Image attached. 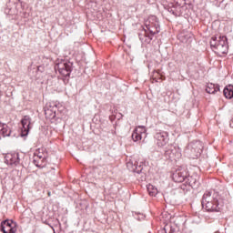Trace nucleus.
Masks as SVG:
<instances>
[{
  "instance_id": "1",
  "label": "nucleus",
  "mask_w": 233,
  "mask_h": 233,
  "mask_svg": "<svg viewBox=\"0 0 233 233\" xmlns=\"http://www.w3.org/2000/svg\"><path fill=\"white\" fill-rule=\"evenodd\" d=\"M202 207L208 212H219L223 207V200L219 198L218 193L207 191L202 198Z\"/></svg>"
},
{
  "instance_id": "2",
  "label": "nucleus",
  "mask_w": 233,
  "mask_h": 233,
  "mask_svg": "<svg viewBox=\"0 0 233 233\" xmlns=\"http://www.w3.org/2000/svg\"><path fill=\"white\" fill-rule=\"evenodd\" d=\"M210 46L216 54H218V56H221V54H227V52H228V42L227 40V36H213L210 41Z\"/></svg>"
},
{
  "instance_id": "3",
  "label": "nucleus",
  "mask_w": 233,
  "mask_h": 233,
  "mask_svg": "<svg viewBox=\"0 0 233 233\" xmlns=\"http://www.w3.org/2000/svg\"><path fill=\"white\" fill-rule=\"evenodd\" d=\"M55 70H58L59 74L64 76V77H68L72 72V63L66 61L57 63L55 66Z\"/></svg>"
},
{
  "instance_id": "4",
  "label": "nucleus",
  "mask_w": 233,
  "mask_h": 233,
  "mask_svg": "<svg viewBox=\"0 0 233 233\" xmlns=\"http://www.w3.org/2000/svg\"><path fill=\"white\" fill-rule=\"evenodd\" d=\"M1 230L4 233H15L17 232V223L14 220H4L1 223Z\"/></svg>"
},
{
  "instance_id": "5",
  "label": "nucleus",
  "mask_w": 233,
  "mask_h": 233,
  "mask_svg": "<svg viewBox=\"0 0 233 233\" xmlns=\"http://www.w3.org/2000/svg\"><path fill=\"white\" fill-rule=\"evenodd\" d=\"M147 127L145 126H138L135 128V130L132 133V139L135 141V143H137V141H141L144 137H147Z\"/></svg>"
},
{
  "instance_id": "6",
  "label": "nucleus",
  "mask_w": 233,
  "mask_h": 233,
  "mask_svg": "<svg viewBox=\"0 0 233 233\" xmlns=\"http://www.w3.org/2000/svg\"><path fill=\"white\" fill-rule=\"evenodd\" d=\"M157 147H163L168 143V133L162 131L155 135Z\"/></svg>"
},
{
  "instance_id": "7",
  "label": "nucleus",
  "mask_w": 233,
  "mask_h": 233,
  "mask_svg": "<svg viewBox=\"0 0 233 233\" xmlns=\"http://www.w3.org/2000/svg\"><path fill=\"white\" fill-rule=\"evenodd\" d=\"M166 156H168L169 159L177 161L181 157V148L179 147H174L171 149L166 151Z\"/></svg>"
},
{
  "instance_id": "8",
  "label": "nucleus",
  "mask_w": 233,
  "mask_h": 233,
  "mask_svg": "<svg viewBox=\"0 0 233 233\" xmlns=\"http://www.w3.org/2000/svg\"><path fill=\"white\" fill-rule=\"evenodd\" d=\"M46 159V153H45V149L38 148L34 153V164L35 167H39V160L41 162L45 161Z\"/></svg>"
},
{
  "instance_id": "9",
  "label": "nucleus",
  "mask_w": 233,
  "mask_h": 233,
  "mask_svg": "<svg viewBox=\"0 0 233 233\" xmlns=\"http://www.w3.org/2000/svg\"><path fill=\"white\" fill-rule=\"evenodd\" d=\"M22 123V133L24 136H27L28 132H30V125L32 123V119L30 116H25L24 118L21 120Z\"/></svg>"
},
{
  "instance_id": "10",
  "label": "nucleus",
  "mask_w": 233,
  "mask_h": 233,
  "mask_svg": "<svg viewBox=\"0 0 233 233\" xmlns=\"http://www.w3.org/2000/svg\"><path fill=\"white\" fill-rule=\"evenodd\" d=\"M186 178L187 171L185 170L181 171L180 169H178L173 174V179L176 183H183Z\"/></svg>"
},
{
  "instance_id": "11",
  "label": "nucleus",
  "mask_w": 233,
  "mask_h": 233,
  "mask_svg": "<svg viewBox=\"0 0 233 233\" xmlns=\"http://www.w3.org/2000/svg\"><path fill=\"white\" fill-rule=\"evenodd\" d=\"M148 30L151 35L145 36L146 39L144 41L146 43H150L152 41V35H155V34H159L161 28L159 27L158 25H149Z\"/></svg>"
},
{
  "instance_id": "12",
  "label": "nucleus",
  "mask_w": 233,
  "mask_h": 233,
  "mask_svg": "<svg viewBox=\"0 0 233 233\" xmlns=\"http://www.w3.org/2000/svg\"><path fill=\"white\" fill-rule=\"evenodd\" d=\"M0 136L3 137H10L12 136V130L6 124H3L0 122Z\"/></svg>"
},
{
  "instance_id": "13",
  "label": "nucleus",
  "mask_w": 233,
  "mask_h": 233,
  "mask_svg": "<svg viewBox=\"0 0 233 233\" xmlns=\"http://www.w3.org/2000/svg\"><path fill=\"white\" fill-rule=\"evenodd\" d=\"M206 92L208 94H216V92H219V86L216 84H208Z\"/></svg>"
},
{
  "instance_id": "14",
  "label": "nucleus",
  "mask_w": 233,
  "mask_h": 233,
  "mask_svg": "<svg viewBox=\"0 0 233 233\" xmlns=\"http://www.w3.org/2000/svg\"><path fill=\"white\" fill-rule=\"evenodd\" d=\"M224 96L227 99H232L233 97V86L229 85L224 88Z\"/></svg>"
},
{
  "instance_id": "15",
  "label": "nucleus",
  "mask_w": 233,
  "mask_h": 233,
  "mask_svg": "<svg viewBox=\"0 0 233 233\" xmlns=\"http://www.w3.org/2000/svg\"><path fill=\"white\" fill-rule=\"evenodd\" d=\"M147 192L149 194V196L155 197L157 196V187H156L154 185L149 184L147 186Z\"/></svg>"
},
{
  "instance_id": "16",
  "label": "nucleus",
  "mask_w": 233,
  "mask_h": 233,
  "mask_svg": "<svg viewBox=\"0 0 233 233\" xmlns=\"http://www.w3.org/2000/svg\"><path fill=\"white\" fill-rule=\"evenodd\" d=\"M187 181L192 188H198V187H199V181H198V178L194 177H188Z\"/></svg>"
},
{
  "instance_id": "17",
  "label": "nucleus",
  "mask_w": 233,
  "mask_h": 233,
  "mask_svg": "<svg viewBox=\"0 0 233 233\" xmlns=\"http://www.w3.org/2000/svg\"><path fill=\"white\" fill-rule=\"evenodd\" d=\"M179 37L181 38L182 43H188L190 41V37H192V34L190 33H182L179 35Z\"/></svg>"
},
{
  "instance_id": "18",
  "label": "nucleus",
  "mask_w": 233,
  "mask_h": 233,
  "mask_svg": "<svg viewBox=\"0 0 233 233\" xmlns=\"http://www.w3.org/2000/svg\"><path fill=\"white\" fill-rule=\"evenodd\" d=\"M127 167L128 170H131L132 172H134V170H136V168H137V165L134 164V162H132V161L127 162Z\"/></svg>"
},
{
  "instance_id": "19",
  "label": "nucleus",
  "mask_w": 233,
  "mask_h": 233,
  "mask_svg": "<svg viewBox=\"0 0 233 233\" xmlns=\"http://www.w3.org/2000/svg\"><path fill=\"white\" fill-rule=\"evenodd\" d=\"M46 116L52 115V117H56V113H52L50 109H45Z\"/></svg>"
},
{
  "instance_id": "20",
  "label": "nucleus",
  "mask_w": 233,
  "mask_h": 233,
  "mask_svg": "<svg viewBox=\"0 0 233 233\" xmlns=\"http://www.w3.org/2000/svg\"><path fill=\"white\" fill-rule=\"evenodd\" d=\"M11 161L9 162V165H14L15 163V157H14L12 155H10Z\"/></svg>"
},
{
  "instance_id": "21",
  "label": "nucleus",
  "mask_w": 233,
  "mask_h": 233,
  "mask_svg": "<svg viewBox=\"0 0 233 233\" xmlns=\"http://www.w3.org/2000/svg\"><path fill=\"white\" fill-rule=\"evenodd\" d=\"M139 37H140V41H145V38H143L142 35H139Z\"/></svg>"
},
{
  "instance_id": "22",
  "label": "nucleus",
  "mask_w": 233,
  "mask_h": 233,
  "mask_svg": "<svg viewBox=\"0 0 233 233\" xmlns=\"http://www.w3.org/2000/svg\"><path fill=\"white\" fill-rule=\"evenodd\" d=\"M48 196H50V192L48 193Z\"/></svg>"
}]
</instances>
